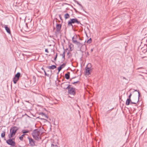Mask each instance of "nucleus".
Listing matches in <instances>:
<instances>
[{
	"label": "nucleus",
	"mask_w": 147,
	"mask_h": 147,
	"mask_svg": "<svg viewBox=\"0 0 147 147\" xmlns=\"http://www.w3.org/2000/svg\"><path fill=\"white\" fill-rule=\"evenodd\" d=\"M66 63H63L62 65H61L60 66L58 67V73H59V72L61 71L62 69L65 67L66 65Z\"/></svg>",
	"instance_id": "4468645a"
},
{
	"label": "nucleus",
	"mask_w": 147,
	"mask_h": 147,
	"mask_svg": "<svg viewBox=\"0 0 147 147\" xmlns=\"http://www.w3.org/2000/svg\"><path fill=\"white\" fill-rule=\"evenodd\" d=\"M74 36L72 38V40L73 41V42L74 43L76 44L78 46V47H80V46H81L82 45H83V43H80L79 42H78L76 40H74Z\"/></svg>",
	"instance_id": "f8f14e48"
},
{
	"label": "nucleus",
	"mask_w": 147,
	"mask_h": 147,
	"mask_svg": "<svg viewBox=\"0 0 147 147\" xmlns=\"http://www.w3.org/2000/svg\"><path fill=\"white\" fill-rule=\"evenodd\" d=\"M10 139H12L14 141L15 139V138H13L12 139H11V138H10Z\"/></svg>",
	"instance_id": "79ce46f5"
},
{
	"label": "nucleus",
	"mask_w": 147,
	"mask_h": 147,
	"mask_svg": "<svg viewBox=\"0 0 147 147\" xmlns=\"http://www.w3.org/2000/svg\"><path fill=\"white\" fill-rule=\"evenodd\" d=\"M62 25L60 24H57L56 25V30L55 32V34L57 36L60 32Z\"/></svg>",
	"instance_id": "39448f33"
},
{
	"label": "nucleus",
	"mask_w": 147,
	"mask_h": 147,
	"mask_svg": "<svg viewBox=\"0 0 147 147\" xmlns=\"http://www.w3.org/2000/svg\"><path fill=\"white\" fill-rule=\"evenodd\" d=\"M20 146V147H21L20 146Z\"/></svg>",
	"instance_id": "0e129e2a"
},
{
	"label": "nucleus",
	"mask_w": 147,
	"mask_h": 147,
	"mask_svg": "<svg viewBox=\"0 0 147 147\" xmlns=\"http://www.w3.org/2000/svg\"><path fill=\"white\" fill-rule=\"evenodd\" d=\"M69 53V52H68L67 53V55H68Z\"/></svg>",
	"instance_id": "864d4df0"
},
{
	"label": "nucleus",
	"mask_w": 147,
	"mask_h": 147,
	"mask_svg": "<svg viewBox=\"0 0 147 147\" xmlns=\"http://www.w3.org/2000/svg\"><path fill=\"white\" fill-rule=\"evenodd\" d=\"M31 84H32V85H35L36 84V78L34 76H33L31 78L30 80Z\"/></svg>",
	"instance_id": "9b49d317"
},
{
	"label": "nucleus",
	"mask_w": 147,
	"mask_h": 147,
	"mask_svg": "<svg viewBox=\"0 0 147 147\" xmlns=\"http://www.w3.org/2000/svg\"><path fill=\"white\" fill-rule=\"evenodd\" d=\"M74 1L75 2V1H76V0H74Z\"/></svg>",
	"instance_id": "4d7b16f0"
},
{
	"label": "nucleus",
	"mask_w": 147,
	"mask_h": 147,
	"mask_svg": "<svg viewBox=\"0 0 147 147\" xmlns=\"http://www.w3.org/2000/svg\"><path fill=\"white\" fill-rule=\"evenodd\" d=\"M4 28L7 31V32L9 34H10L11 33L10 28L8 27L7 25H5Z\"/></svg>",
	"instance_id": "dca6fc26"
},
{
	"label": "nucleus",
	"mask_w": 147,
	"mask_h": 147,
	"mask_svg": "<svg viewBox=\"0 0 147 147\" xmlns=\"http://www.w3.org/2000/svg\"><path fill=\"white\" fill-rule=\"evenodd\" d=\"M93 51V49H92L91 50V52H92Z\"/></svg>",
	"instance_id": "49530a36"
},
{
	"label": "nucleus",
	"mask_w": 147,
	"mask_h": 147,
	"mask_svg": "<svg viewBox=\"0 0 147 147\" xmlns=\"http://www.w3.org/2000/svg\"><path fill=\"white\" fill-rule=\"evenodd\" d=\"M134 91H136V92H139L138 90H134Z\"/></svg>",
	"instance_id": "37998d69"
},
{
	"label": "nucleus",
	"mask_w": 147,
	"mask_h": 147,
	"mask_svg": "<svg viewBox=\"0 0 147 147\" xmlns=\"http://www.w3.org/2000/svg\"><path fill=\"white\" fill-rule=\"evenodd\" d=\"M138 98H137V97H136V101H138V102L139 101V99L140 98V92H138Z\"/></svg>",
	"instance_id": "412c9836"
},
{
	"label": "nucleus",
	"mask_w": 147,
	"mask_h": 147,
	"mask_svg": "<svg viewBox=\"0 0 147 147\" xmlns=\"http://www.w3.org/2000/svg\"><path fill=\"white\" fill-rule=\"evenodd\" d=\"M59 17L60 19V20H61L62 22H63V19H62L61 16L60 14L59 15Z\"/></svg>",
	"instance_id": "7c9ffc66"
},
{
	"label": "nucleus",
	"mask_w": 147,
	"mask_h": 147,
	"mask_svg": "<svg viewBox=\"0 0 147 147\" xmlns=\"http://www.w3.org/2000/svg\"><path fill=\"white\" fill-rule=\"evenodd\" d=\"M57 53H56V55H55V57L54 59V60L55 61H56V60L57 58Z\"/></svg>",
	"instance_id": "2f4dec72"
},
{
	"label": "nucleus",
	"mask_w": 147,
	"mask_h": 147,
	"mask_svg": "<svg viewBox=\"0 0 147 147\" xmlns=\"http://www.w3.org/2000/svg\"><path fill=\"white\" fill-rule=\"evenodd\" d=\"M75 2L78 5L80 6L81 7L82 9H83V6L81 4H80L78 2V1H75Z\"/></svg>",
	"instance_id": "393cba45"
},
{
	"label": "nucleus",
	"mask_w": 147,
	"mask_h": 147,
	"mask_svg": "<svg viewBox=\"0 0 147 147\" xmlns=\"http://www.w3.org/2000/svg\"><path fill=\"white\" fill-rule=\"evenodd\" d=\"M70 75V73L69 72H67V73L65 74V77L66 79L68 80L69 79Z\"/></svg>",
	"instance_id": "f3484780"
},
{
	"label": "nucleus",
	"mask_w": 147,
	"mask_h": 147,
	"mask_svg": "<svg viewBox=\"0 0 147 147\" xmlns=\"http://www.w3.org/2000/svg\"><path fill=\"white\" fill-rule=\"evenodd\" d=\"M44 116L46 118L48 119V116H47L46 114L45 115H44Z\"/></svg>",
	"instance_id": "e433bc0d"
},
{
	"label": "nucleus",
	"mask_w": 147,
	"mask_h": 147,
	"mask_svg": "<svg viewBox=\"0 0 147 147\" xmlns=\"http://www.w3.org/2000/svg\"><path fill=\"white\" fill-rule=\"evenodd\" d=\"M47 67L49 69H53L56 68L57 67L55 65H53L50 66H48Z\"/></svg>",
	"instance_id": "a211bd4d"
},
{
	"label": "nucleus",
	"mask_w": 147,
	"mask_h": 147,
	"mask_svg": "<svg viewBox=\"0 0 147 147\" xmlns=\"http://www.w3.org/2000/svg\"><path fill=\"white\" fill-rule=\"evenodd\" d=\"M113 109V108L109 110L108 111H111V110H112Z\"/></svg>",
	"instance_id": "3c124183"
},
{
	"label": "nucleus",
	"mask_w": 147,
	"mask_h": 147,
	"mask_svg": "<svg viewBox=\"0 0 147 147\" xmlns=\"http://www.w3.org/2000/svg\"><path fill=\"white\" fill-rule=\"evenodd\" d=\"M45 52L47 53H48L49 52V51H48V49H45Z\"/></svg>",
	"instance_id": "a19ab883"
},
{
	"label": "nucleus",
	"mask_w": 147,
	"mask_h": 147,
	"mask_svg": "<svg viewBox=\"0 0 147 147\" xmlns=\"http://www.w3.org/2000/svg\"><path fill=\"white\" fill-rule=\"evenodd\" d=\"M26 102H28V101H26Z\"/></svg>",
	"instance_id": "680f3d73"
},
{
	"label": "nucleus",
	"mask_w": 147,
	"mask_h": 147,
	"mask_svg": "<svg viewBox=\"0 0 147 147\" xmlns=\"http://www.w3.org/2000/svg\"><path fill=\"white\" fill-rule=\"evenodd\" d=\"M44 116L46 118L48 119V116H47L46 114L45 115H44Z\"/></svg>",
	"instance_id": "58836bf2"
},
{
	"label": "nucleus",
	"mask_w": 147,
	"mask_h": 147,
	"mask_svg": "<svg viewBox=\"0 0 147 147\" xmlns=\"http://www.w3.org/2000/svg\"><path fill=\"white\" fill-rule=\"evenodd\" d=\"M86 47L85 44L82 45L80 48V51L82 52L86 51Z\"/></svg>",
	"instance_id": "2eb2a0df"
},
{
	"label": "nucleus",
	"mask_w": 147,
	"mask_h": 147,
	"mask_svg": "<svg viewBox=\"0 0 147 147\" xmlns=\"http://www.w3.org/2000/svg\"><path fill=\"white\" fill-rule=\"evenodd\" d=\"M136 101V100H134V102H135V101Z\"/></svg>",
	"instance_id": "13d9d810"
},
{
	"label": "nucleus",
	"mask_w": 147,
	"mask_h": 147,
	"mask_svg": "<svg viewBox=\"0 0 147 147\" xmlns=\"http://www.w3.org/2000/svg\"><path fill=\"white\" fill-rule=\"evenodd\" d=\"M44 116L46 118L48 119V116H47L46 114L45 115H44Z\"/></svg>",
	"instance_id": "4c0bfd02"
},
{
	"label": "nucleus",
	"mask_w": 147,
	"mask_h": 147,
	"mask_svg": "<svg viewBox=\"0 0 147 147\" xmlns=\"http://www.w3.org/2000/svg\"><path fill=\"white\" fill-rule=\"evenodd\" d=\"M92 42V39L91 38H90V39L87 41V42L88 44H90Z\"/></svg>",
	"instance_id": "a878e982"
},
{
	"label": "nucleus",
	"mask_w": 147,
	"mask_h": 147,
	"mask_svg": "<svg viewBox=\"0 0 147 147\" xmlns=\"http://www.w3.org/2000/svg\"><path fill=\"white\" fill-rule=\"evenodd\" d=\"M73 46V45L72 44H70L69 45V47L71 51L72 50H73V49H72V47H71V46Z\"/></svg>",
	"instance_id": "cd10ccee"
},
{
	"label": "nucleus",
	"mask_w": 147,
	"mask_h": 147,
	"mask_svg": "<svg viewBox=\"0 0 147 147\" xmlns=\"http://www.w3.org/2000/svg\"><path fill=\"white\" fill-rule=\"evenodd\" d=\"M79 39H80V40H81V39H80V38H79Z\"/></svg>",
	"instance_id": "e2e57ef3"
},
{
	"label": "nucleus",
	"mask_w": 147,
	"mask_h": 147,
	"mask_svg": "<svg viewBox=\"0 0 147 147\" xmlns=\"http://www.w3.org/2000/svg\"><path fill=\"white\" fill-rule=\"evenodd\" d=\"M29 132V131L28 130H23L22 131V133L24 134L27 133H28Z\"/></svg>",
	"instance_id": "bb28decb"
},
{
	"label": "nucleus",
	"mask_w": 147,
	"mask_h": 147,
	"mask_svg": "<svg viewBox=\"0 0 147 147\" xmlns=\"http://www.w3.org/2000/svg\"><path fill=\"white\" fill-rule=\"evenodd\" d=\"M77 38V36H76V37L75 38V37H74V40H76V38Z\"/></svg>",
	"instance_id": "a18cd8bd"
},
{
	"label": "nucleus",
	"mask_w": 147,
	"mask_h": 147,
	"mask_svg": "<svg viewBox=\"0 0 147 147\" xmlns=\"http://www.w3.org/2000/svg\"><path fill=\"white\" fill-rule=\"evenodd\" d=\"M44 73H45V76H49V74H47V73H46V71H45V70H44Z\"/></svg>",
	"instance_id": "c9c22d12"
},
{
	"label": "nucleus",
	"mask_w": 147,
	"mask_h": 147,
	"mask_svg": "<svg viewBox=\"0 0 147 147\" xmlns=\"http://www.w3.org/2000/svg\"><path fill=\"white\" fill-rule=\"evenodd\" d=\"M92 69L91 67H88L87 65L85 67V75H89L90 73V72L92 71Z\"/></svg>",
	"instance_id": "1a4fd4ad"
},
{
	"label": "nucleus",
	"mask_w": 147,
	"mask_h": 147,
	"mask_svg": "<svg viewBox=\"0 0 147 147\" xmlns=\"http://www.w3.org/2000/svg\"><path fill=\"white\" fill-rule=\"evenodd\" d=\"M87 54H88V55H89V53L88 52L87 53Z\"/></svg>",
	"instance_id": "6e6d98bb"
},
{
	"label": "nucleus",
	"mask_w": 147,
	"mask_h": 147,
	"mask_svg": "<svg viewBox=\"0 0 147 147\" xmlns=\"http://www.w3.org/2000/svg\"><path fill=\"white\" fill-rule=\"evenodd\" d=\"M28 138L29 140V144L31 146H35L34 141L31 138L28 137Z\"/></svg>",
	"instance_id": "ddd939ff"
},
{
	"label": "nucleus",
	"mask_w": 147,
	"mask_h": 147,
	"mask_svg": "<svg viewBox=\"0 0 147 147\" xmlns=\"http://www.w3.org/2000/svg\"><path fill=\"white\" fill-rule=\"evenodd\" d=\"M21 74L20 72H18L16 74L13 79V81L14 84H16L19 80L20 76Z\"/></svg>",
	"instance_id": "423d86ee"
},
{
	"label": "nucleus",
	"mask_w": 147,
	"mask_h": 147,
	"mask_svg": "<svg viewBox=\"0 0 147 147\" xmlns=\"http://www.w3.org/2000/svg\"><path fill=\"white\" fill-rule=\"evenodd\" d=\"M51 147H58L57 145L52 144Z\"/></svg>",
	"instance_id": "c756f323"
},
{
	"label": "nucleus",
	"mask_w": 147,
	"mask_h": 147,
	"mask_svg": "<svg viewBox=\"0 0 147 147\" xmlns=\"http://www.w3.org/2000/svg\"><path fill=\"white\" fill-rule=\"evenodd\" d=\"M71 86H70L67 89L68 93L74 96L76 94V89L74 88Z\"/></svg>",
	"instance_id": "20e7f679"
},
{
	"label": "nucleus",
	"mask_w": 147,
	"mask_h": 147,
	"mask_svg": "<svg viewBox=\"0 0 147 147\" xmlns=\"http://www.w3.org/2000/svg\"><path fill=\"white\" fill-rule=\"evenodd\" d=\"M64 49V51L63 53V54L61 55L62 56V58H63L64 59H65V49Z\"/></svg>",
	"instance_id": "b1692460"
},
{
	"label": "nucleus",
	"mask_w": 147,
	"mask_h": 147,
	"mask_svg": "<svg viewBox=\"0 0 147 147\" xmlns=\"http://www.w3.org/2000/svg\"><path fill=\"white\" fill-rule=\"evenodd\" d=\"M5 131H3V132L1 133V136L2 138H4L5 137Z\"/></svg>",
	"instance_id": "4be33fe9"
},
{
	"label": "nucleus",
	"mask_w": 147,
	"mask_h": 147,
	"mask_svg": "<svg viewBox=\"0 0 147 147\" xmlns=\"http://www.w3.org/2000/svg\"><path fill=\"white\" fill-rule=\"evenodd\" d=\"M123 79H126V78L124 77H123Z\"/></svg>",
	"instance_id": "8fccbe9b"
},
{
	"label": "nucleus",
	"mask_w": 147,
	"mask_h": 147,
	"mask_svg": "<svg viewBox=\"0 0 147 147\" xmlns=\"http://www.w3.org/2000/svg\"><path fill=\"white\" fill-rule=\"evenodd\" d=\"M19 129V128L16 126H13L10 129V134L8 135L9 138H11L15 136L16 133L17 131Z\"/></svg>",
	"instance_id": "f03ea898"
},
{
	"label": "nucleus",
	"mask_w": 147,
	"mask_h": 147,
	"mask_svg": "<svg viewBox=\"0 0 147 147\" xmlns=\"http://www.w3.org/2000/svg\"><path fill=\"white\" fill-rule=\"evenodd\" d=\"M64 17L65 19H68L70 17L68 13H66L65 14Z\"/></svg>",
	"instance_id": "6ab92c4d"
},
{
	"label": "nucleus",
	"mask_w": 147,
	"mask_h": 147,
	"mask_svg": "<svg viewBox=\"0 0 147 147\" xmlns=\"http://www.w3.org/2000/svg\"><path fill=\"white\" fill-rule=\"evenodd\" d=\"M131 95H132V94L131 93H130L129 95L128 96V98L129 99H131Z\"/></svg>",
	"instance_id": "f704fd0d"
},
{
	"label": "nucleus",
	"mask_w": 147,
	"mask_h": 147,
	"mask_svg": "<svg viewBox=\"0 0 147 147\" xmlns=\"http://www.w3.org/2000/svg\"><path fill=\"white\" fill-rule=\"evenodd\" d=\"M55 29V28L54 27V30Z\"/></svg>",
	"instance_id": "052dcab7"
},
{
	"label": "nucleus",
	"mask_w": 147,
	"mask_h": 147,
	"mask_svg": "<svg viewBox=\"0 0 147 147\" xmlns=\"http://www.w3.org/2000/svg\"><path fill=\"white\" fill-rule=\"evenodd\" d=\"M74 10L76 13H80L75 8H74Z\"/></svg>",
	"instance_id": "72a5a7b5"
},
{
	"label": "nucleus",
	"mask_w": 147,
	"mask_h": 147,
	"mask_svg": "<svg viewBox=\"0 0 147 147\" xmlns=\"http://www.w3.org/2000/svg\"><path fill=\"white\" fill-rule=\"evenodd\" d=\"M113 131H114L113 134H115V133H116L117 131V128H113Z\"/></svg>",
	"instance_id": "c85d7f7f"
},
{
	"label": "nucleus",
	"mask_w": 147,
	"mask_h": 147,
	"mask_svg": "<svg viewBox=\"0 0 147 147\" xmlns=\"http://www.w3.org/2000/svg\"><path fill=\"white\" fill-rule=\"evenodd\" d=\"M137 102H138V101H136L135 102H132L131 101V99L127 98L126 101L125 105H128L130 104V103L131 104H136Z\"/></svg>",
	"instance_id": "9d476101"
},
{
	"label": "nucleus",
	"mask_w": 147,
	"mask_h": 147,
	"mask_svg": "<svg viewBox=\"0 0 147 147\" xmlns=\"http://www.w3.org/2000/svg\"><path fill=\"white\" fill-rule=\"evenodd\" d=\"M26 25L27 26V27H28V26L26 24Z\"/></svg>",
	"instance_id": "5fc2aeb1"
},
{
	"label": "nucleus",
	"mask_w": 147,
	"mask_h": 147,
	"mask_svg": "<svg viewBox=\"0 0 147 147\" xmlns=\"http://www.w3.org/2000/svg\"><path fill=\"white\" fill-rule=\"evenodd\" d=\"M76 23L77 24H81L80 22L77 18L70 19L67 23V26L69 27H71L73 29L74 26L72 24Z\"/></svg>",
	"instance_id": "7ed1b4c3"
},
{
	"label": "nucleus",
	"mask_w": 147,
	"mask_h": 147,
	"mask_svg": "<svg viewBox=\"0 0 147 147\" xmlns=\"http://www.w3.org/2000/svg\"><path fill=\"white\" fill-rule=\"evenodd\" d=\"M44 116L46 118L48 119V116H47L46 114L45 115H44Z\"/></svg>",
	"instance_id": "ea45409f"
},
{
	"label": "nucleus",
	"mask_w": 147,
	"mask_h": 147,
	"mask_svg": "<svg viewBox=\"0 0 147 147\" xmlns=\"http://www.w3.org/2000/svg\"><path fill=\"white\" fill-rule=\"evenodd\" d=\"M89 64V65H90V66H91V64L90 63H89V64H88V65Z\"/></svg>",
	"instance_id": "603ef678"
},
{
	"label": "nucleus",
	"mask_w": 147,
	"mask_h": 147,
	"mask_svg": "<svg viewBox=\"0 0 147 147\" xmlns=\"http://www.w3.org/2000/svg\"><path fill=\"white\" fill-rule=\"evenodd\" d=\"M42 70H43L44 71V70H45V69H44V68H43V67L42 68Z\"/></svg>",
	"instance_id": "de8ad7c7"
},
{
	"label": "nucleus",
	"mask_w": 147,
	"mask_h": 147,
	"mask_svg": "<svg viewBox=\"0 0 147 147\" xmlns=\"http://www.w3.org/2000/svg\"><path fill=\"white\" fill-rule=\"evenodd\" d=\"M41 119H42V118H41Z\"/></svg>",
	"instance_id": "bf43d9fd"
},
{
	"label": "nucleus",
	"mask_w": 147,
	"mask_h": 147,
	"mask_svg": "<svg viewBox=\"0 0 147 147\" xmlns=\"http://www.w3.org/2000/svg\"><path fill=\"white\" fill-rule=\"evenodd\" d=\"M11 138L6 140V142L8 144L11 146H15L16 145V142L12 140V139H10Z\"/></svg>",
	"instance_id": "6e6552de"
},
{
	"label": "nucleus",
	"mask_w": 147,
	"mask_h": 147,
	"mask_svg": "<svg viewBox=\"0 0 147 147\" xmlns=\"http://www.w3.org/2000/svg\"><path fill=\"white\" fill-rule=\"evenodd\" d=\"M141 68H142V67H140V68H138L137 69L138 70V69H141Z\"/></svg>",
	"instance_id": "09e8293b"
},
{
	"label": "nucleus",
	"mask_w": 147,
	"mask_h": 147,
	"mask_svg": "<svg viewBox=\"0 0 147 147\" xmlns=\"http://www.w3.org/2000/svg\"><path fill=\"white\" fill-rule=\"evenodd\" d=\"M25 135V134H22V135H21V136H20V138H19V139H20V140L21 141H23V137H24V136Z\"/></svg>",
	"instance_id": "5701e85b"
},
{
	"label": "nucleus",
	"mask_w": 147,
	"mask_h": 147,
	"mask_svg": "<svg viewBox=\"0 0 147 147\" xmlns=\"http://www.w3.org/2000/svg\"><path fill=\"white\" fill-rule=\"evenodd\" d=\"M69 82H63L61 84V86L63 89H68L70 86H71V85H69L68 83H69Z\"/></svg>",
	"instance_id": "0eeeda50"
},
{
	"label": "nucleus",
	"mask_w": 147,
	"mask_h": 147,
	"mask_svg": "<svg viewBox=\"0 0 147 147\" xmlns=\"http://www.w3.org/2000/svg\"><path fill=\"white\" fill-rule=\"evenodd\" d=\"M39 115H41L42 116H44V115H45V114L43 112L40 113L39 114Z\"/></svg>",
	"instance_id": "473e14b6"
},
{
	"label": "nucleus",
	"mask_w": 147,
	"mask_h": 147,
	"mask_svg": "<svg viewBox=\"0 0 147 147\" xmlns=\"http://www.w3.org/2000/svg\"><path fill=\"white\" fill-rule=\"evenodd\" d=\"M40 134L39 131L37 129H35L33 131L32 133V135L35 140L39 141L41 139Z\"/></svg>",
	"instance_id": "f257e3e1"
},
{
	"label": "nucleus",
	"mask_w": 147,
	"mask_h": 147,
	"mask_svg": "<svg viewBox=\"0 0 147 147\" xmlns=\"http://www.w3.org/2000/svg\"><path fill=\"white\" fill-rule=\"evenodd\" d=\"M76 78V77H73V78L72 79H71L70 80V81H71V80H72V79H73V78Z\"/></svg>",
	"instance_id": "c03bdc74"
},
{
	"label": "nucleus",
	"mask_w": 147,
	"mask_h": 147,
	"mask_svg": "<svg viewBox=\"0 0 147 147\" xmlns=\"http://www.w3.org/2000/svg\"><path fill=\"white\" fill-rule=\"evenodd\" d=\"M71 84H72L74 85H76V84L79 85L80 84V81H77L76 82H72L71 83Z\"/></svg>",
	"instance_id": "aec40b11"
}]
</instances>
